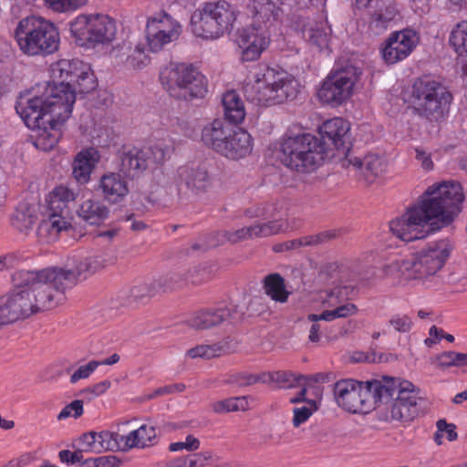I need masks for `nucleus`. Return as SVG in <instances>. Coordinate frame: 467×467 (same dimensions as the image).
<instances>
[{"label":"nucleus","mask_w":467,"mask_h":467,"mask_svg":"<svg viewBox=\"0 0 467 467\" xmlns=\"http://www.w3.org/2000/svg\"><path fill=\"white\" fill-rule=\"evenodd\" d=\"M56 84H48L42 95L22 94L16 110L31 130L56 121H66L71 115L76 93L88 94L97 88L89 65L78 59H60L50 67Z\"/></svg>","instance_id":"obj_1"},{"label":"nucleus","mask_w":467,"mask_h":467,"mask_svg":"<svg viewBox=\"0 0 467 467\" xmlns=\"http://www.w3.org/2000/svg\"><path fill=\"white\" fill-rule=\"evenodd\" d=\"M464 200L462 185L455 182L429 187L419 202L389 223V231L404 242L427 236L450 224L461 212Z\"/></svg>","instance_id":"obj_2"},{"label":"nucleus","mask_w":467,"mask_h":467,"mask_svg":"<svg viewBox=\"0 0 467 467\" xmlns=\"http://www.w3.org/2000/svg\"><path fill=\"white\" fill-rule=\"evenodd\" d=\"M359 390L363 414L377 407H382L386 420L408 421L418 414V393L410 381L383 376L359 381Z\"/></svg>","instance_id":"obj_3"},{"label":"nucleus","mask_w":467,"mask_h":467,"mask_svg":"<svg viewBox=\"0 0 467 467\" xmlns=\"http://www.w3.org/2000/svg\"><path fill=\"white\" fill-rule=\"evenodd\" d=\"M14 287L30 290L31 302L36 313L57 307L65 300L68 288L58 267L39 271L19 270L12 275Z\"/></svg>","instance_id":"obj_4"},{"label":"nucleus","mask_w":467,"mask_h":467,"mask_svg":"<svg viewBox=\"0 0 467 467\" xmlns=\"http://www.w3.org/2000/svg\"><path fill=\"white\" fill-rule=\"evenodd\" d=\"M451 245L447 240H440L411 256L396 260L385 266V272L400 281L423 279L434 275L450 256Z\"/></svg>","instance_id":"obj_5"},{"label":"nucleus","mask_w":467,"mask_h":467,"mask_svg":"<svg viewBox=\"0 0 467 467\" xmlns=\"http://www.w3.org/2000/svg\"><path fill=\"white\" fill-rule=\"evenodd\" d=\"M301 127H290L281 145V161L298 172L306 173L317 170L324 161V145L318 138L301 130Z\"/></svg>","instance_id":"obj_6"},{"label":"nucleus","mask_w":467,"mask_h":467,"mask_svg":"<svg viewBox=\"0 0 467 467\" xmlns=\"http://www.w3.org/2000/svg\"><path fill=\"white\" fill-rule=\"evenodd\" d=\"M296 87V81L285 72L266 67L263 73L256 74L254 83H246L243 89L245 99L250 102L269 106L295 99Z\"/></svg>","instance_id":"obj_7"},{"label":"nucleus","mask_w":467,"mask_h":467,"mask_svg":"<svg viewBox=\"0 0 467 467\" xmlns=\"http://www.w3.org/2000/svg\"><path fill=\"white\" fill-rule=\"evenodd\" d=\"M15 38L21 51L28 56L49 55L59 46V33L54 24L36 16L22 19L15 30Z\"/></svg>","instance_id":"obj_8"},{"label":"nucleus","mask_w":467,"mask_h":467,"mask_svg":"<svg viewBox=\"0 0 467 467\" xmlns=\"http://www.w3.org/2000/svg\"><path fill=\"white\" fill-rule=\"evenodd\" d=\"M452 94L442 83L419 78L412 85L410 103L414 112L430 121H441L450 109Z\"/></svg>","instance_id":"obj_9"},{"label":"nucleus","mask_w":467,"mask_h":467,"mask_svg":"<svg viewBox=\"0 0 467 467\" xmlns=\"http://www.w3.org/2000/svg\"><path fill=\"white\" fill-rule=\"evenodd\" d=\"M236 17L235 7L226 1L205 3L191 16L192 31L198 37L216 39L232 31Z\"/></svg>","instance_id":"obj_10"},{"label":"nucleus","mask_w":467,"mask_h":467,"mask_svg":"<svg viewBox=\"0 0 467 467\" xmlns=\"http://www.w3.org/2000/svg\"><path fill=\"white\" fill-rule=\"evenodd\" d=\"M160 78L169 94L178 99L203 98L208 91L205 76L192 64L172 63Z\"/></svg>","instance_id":"obj_11"},{"label":"nucleus","mask_w":467,"mask_h":467,"mask_svg":"<svg viewBox=\"0 0 467 467\" xmlns=\"http://www.w3.org/2000/svg\"><path fill=\"white\" fill-rule=\"evenodd\" d=\"M76 199V193L64 186L56 187L49 195L45 218L40 222L36 234L40 242H55L62 231L71 226L69 202Z\"/></svg>","instance_id":"obj_12"},{"label":"nucleus","mask_w":467,"mask_h":467,"mask_svg":"<svg viewBox=\"0 0 467 467\" xmlns=\"http://www.w3.org/2000/svg\"><path fill=\"white\" fill-rule=\"evenodd\" d=\"M116 24L108 16H78L69 24V32L80 47H94L111 42L116 35Z\"/></svg>","instance_id":"obj_13"},{"label":"nucleus","mask_w":467,"mask_h":467,"mask_svg":"<svg viewBox=\"0 0 467 467\" xmlns=\"http://www.w3.org/2000/svg\"><path fill=\"white\" fill-rule=\"evenodd\" d=\"M359 75L358 68L350 64L331 71L318 90L320 100L331 106L342 104L352 95Z\"/></svg>","instance_id":"obj_14"},{"label":"nucleus","mask_w":467,"mask_h":467,"mask_svg":"<svg viewBox=\"0 0 467 467\" xmlns=\"http://www.w3.org/2000/svg\"><path fill=\"white\" fill-rule=\"evenodd\" d=\"M182 31V25L166 11L150 16L146 24V39L151 52L161 51L167 44L176 41Z\"/></svg>","instance_id":"obj_15"},{"label":"nucleus","mask_w":467,"mask_h":467,"mask_svg":"<svg viewBox=\"0 0 467 467\" xmlns=\"http://www.w3.org/2000/svg\"><path fill=\"white\" fill-rule=\"evenodd\" d=\"M164 152L160 148H132L119 156V170L124 177L139 178L153 164L161 161Z\"/></svg>","instance_id":"obj_16"},{"label":"nucleus","mask_w":467,"mask_h":467,"mask_svg":"<svg viewBox=\"0 0 467 467\" xmlns=\"http://www.w3.org/2000/svg\"><path fill=\"white\" fill-rule=\"evenodd\" d=\"M36 314L30 290L16 288L0 298V327L28 318Z\"/></svg>","instance_id":"obj_17"},{"label":"nucleus","mask_w":467,"mask_h":467,"mask_svg":"<svg viewBox=\"0 0 467 467\" xmlns=\"http://www.w3.org/2000/svg\"><path fill=\"white\" fill-rule=\"evenodd\" d=\"M244 313L238 306H221L203 308L193 313L187 320L189 327L195 330H205L224 322L235 323L242 320Z\"/></svg>","instance_id":"obj_18"},{"label":"nucleus","mask_w":467,"mask_h":467,"mask_svg":"<svg viewBox=\"0 0 467 467\" xmlns=\"http://www.w3.org/2000/svg\"><path fill=\"white\" fill-rule=\"evenodd\" d=\"M349 125L341 118H334L323 123L319 128L320 144L324 145V155L329 150L349 152Z\"/></svg>","instance_id":"obj_19"},{"label":"nucleus","mask_w":467,"mask_h":467,"mask_svg":"<svg viewBox=\"0 0 467 467\" xmlns=\"http://www.w3.org/2000/svg\"><path fill=\"white\" fill-rule=\"evenodd\" d=\"M418 42L416 33L410 29L397 31L389 36L381 50L382 57L388 64H395L406 58Z\"/></svg>","instance_id":"obj_20"},{"label":"nucleus","mask_w":467,"mask_h":467,"mask_svg":"<svg viewBox=\"0 0 467 467\" xmlns=\"http://www.w3.org/2000/svg\"><path fill=\"white\" fill-rule=\"evenodd\" d=\"M326 302L328 306L334 307L332 310H326L319 315L310 314L307 320L315 321H332L336 318H345L354 316L358 313V307L352 303H344L348 299L347 287H335L327 293Z\"/></svg>","instance_id":"obj_21"},{"label":"nucleus","mask_w":467,"mask_h":467,"mask_svg":"<svg viewBox=\"0 0 467 467\" xmlns=\"http://www.w3.org/2000/svg\"><path fill=\"white\" fill-rule=\"evenodd\" d=\"M236 42L242 49L244 61H254L259 58L262 52L269 44L268 37L265 35L262 25L254 24L241 29L238 32Z\"/></svg>","instance_id":"obj_22"},{"label":"nucleus","mask_w":467,"mask_h":467,"mask_svg":"<svg viewBox=\"0 0 467 467\" xmlns=\"http://www.w3.org/2000/svg\"><path fill=\"white\" fill-rule=\"evenodd\" d=\"M178 194H182V184L194 195H200L209 191L212 186L211 176L203 166H181L176 171Z\"/></svg>","instance_id":"obj_23"},{"label":"nucleus","mask_w":467,"mask_h":467,"mask_svg":"<svg viewBox=\"0 0 467 467\" xmlns=\"http://www.w3.org/2000/svg\"><path fill=\"white\" fill-rule=\"evenodd\" d=\"M125 178L119 171L105 172L99 178L95 190L105 202L112 204L119 203L130 192Z\"/></svg>","instance_id":"obj_24"},{"label":"nucleus","mask_w":467,"mask_h":467,"mask_svg":"<svg viewBox=\"0 0 467 467\" xmlns=\"http://www.w3.org/2000/svg\"><path fill=\"white\" fill-rule=\"evenodd\" d=\"M342 166L348 169L352 168L356 171V177L367 184L372 183L383 171L381 160L372 154L361 159L353 155L351 151L346 152Z\"/></svg>","instance_id":"obj_25"},{"label":"nucleus","mask_w":467,"mask_h":467,"mask_svg":"<svg viewBox=\"0 0 467 467\" xmlns=\"http://www.w3.org/2000/svg\"><path fill=\"white\" fill-rule=\"evenodd\" d=\"M197 272L196 269H172L152 279L158 294H166L183 288L190 281L194 285L204 282V279H194V274Z\"/></svg>","instance_id":"obj_26"},{"label":"nucleus","mask_w":467,"mask_h":467,"mask_svg":"<svg viewBox=\"0 0 467 467\" xmlns=\"http://www.w3.org/2000/svg\"><path fill=\"white\" fill-rule=\"evenodd\" d=\"M368 15L370 16L369 29L375 35H380L398 16L395 0H372Z\"/></svg>","instance_id":"obj_27"},{"label":"nucleus","mask_w":467,"mask_h":467,"mask_svg":"<svg viewBox=\"0 0 467 467\" xmlns=\"http://www.w3.org/2000/svg\"><path fill=\"white\" fill-rule=\"evenodd\" d=\"M334 395L338 406L352 413H361L359 381L343 379L334 386Z\"/></svg>","instance_id":"obj_28"},{"label":"nucleus","mask_w":467,"mask_h":467,"mask_svg":"<svg viewBox=\"0 0 467 467\" xmlns=\"http://www.w3.org/2000/svg\"><path fill=\"white\" fill-rule=\"evenodd\" d=\"M109 263L103 255H96L87 257L76 263L71 268L58 267L62 279L68 287L73 286L77 283L79 276L86 278L88 275L94 274L103 269Z\"/></svg>","instance_id":"obj_29"},{"label":"nucleus","mask_w":467,"mask_h":467,"mask_svg":"<svg viewBox=\"0 0 467 467\" xmlns=\"http://www.w3.org/2000/svg\"><path fill=\"white\" fill-rule=\"evenodd\" d=\"M224 145L223 156L236 161L251 154L253 150V139L243 129L232 130Z\"/></svg>","instance_id":"obj_30"},{"label":"nucleus","mask_w":467,"mask_h":467,"mask_svg":"<svg viewBox=\"0 0 467 467\" xmlns=\"http://www.w3.org/2000/svg\"><path fill=\"white\" fill-rule=\"evenodd\" d=\"M232 130L223 120L214 119L202 130V140L209 148L223 155Z\"/></svg>","instance_id":"obj_31"},{"label":"nucleus","mask_w":467,"mask_h":467,"mask_svg":"<svg viewBox=\"0 0 467 467\" xmlns=\"http://www.w3.org/2000/svg\"><path fill=\"white\" fill-rule=\"evenodd\" d=\"M98 161V152L92 148L78 152L72 163V176L76 182L79 184L88 182Z\"/></svg>","instance_id":"obj_32"},{"label":"nucleus","mask_w":467,"mask_h":467,"mask_svg":"<svg viewBox=\"0 0 467 467\" xmlns=\"http://www.w3.org/2000/svg\"><path fill=\"white\" fill-rule=\"evenodd\" d=\"M158 295L153 279L139 282L118 296L121 306L146 304Z\"/></svg>","instance_id":"obj_33"},{"label":"nucleus","mask_w":467,"mask_h":467,"mask_svg":"<svg viewBox=\"0 0 467 467\" xmlns=\"http://www.w3.org/2000/svg\"><path fill=\"white\" fill-rule=\"evenodd\" d=\"M151 441V440H148ZM145 440H92L85 445V451H91L99 453L103 451H128L132 448H147L152 446Z\"/></svg>","instance_id":"obj_34"},{"label":"nucleus","mask_w":467,"mask_h":467,"mask_svg":"<svg viewBox=\"0 0 467 467\" xmlns=\"http://www.w3.org/2000/svg\"><path fill=\"white\" fill-rule=\"evenodd\" d=\"M236 344L230 337H225L223 340L210 344V345H198L187 350V356L190 358H204L211 359L219 358L223 355L233 353L235 350Z\"/></svg>","instance_id":"obj_35"},{"label":"nucleus","mask_w":467,"mask_h":467,"mask_svg":"<svg viewBox=\"0 0 467 467\" xmlns=\"http://www.w3.org/2000/svg\"><path fill=\"white\" fill-rule=\"evenodd\" d=\"M337 235L336 231H326L314 235H306L298 239L288 240L276 244L273 246L275 253L297 250L301 247L316 246L335 239Z\"/></svg>","instance_id":"obj_36"},{"label":"nucleus","mask_w":467,"mask_h":467,"mask_svg":"<svg viewBox=\"0 0 467 467\" xmlns=\"http://www.w3.org/2000/svg\"><path fill=\"white\" fill-rule=\"evenodd\" d=\"M113 52L117 57H119L127 66L133 68L140 67L148 60L145 47L140 43L125 41L118 46Z\"/></svg>","instance_id":"obj_37"},{"label":"nucleus","mask_w":467,"mask_h":467,"mask_svg":"<svg viewBox=\"0 0 467 467\" xmlns=\"http://www.w3.org/2000/svg\"><path fill=\"white\" fill-rule=\"evenodd\" d=\"M280 0H254V22L257 26L264 24L267 26V23L276 20L281 9Z\"/></svg>","instance_id":"obj_38"},{"label":"nucleus","mask_w":467,"mask_h":467,"mask_svg":"<svg viewBox=\"0 0 467 467\" xmlns=\"http://www.w3.org/2000/svg\"><path fill=\"white\" fill-rule=\"evenodd\" d=\"M78 213L86 223L99 225L109 217V210L100 202L88 199L82 202Z\"/></svg>","instance_id":"obj_39"},{"label":"nucleus","mask_w":467,"mask_h":467,"mask_svg":"<svg viewBox=\"0 0 467 467\" xmlns=\"http://www.w3.org/2000/svg\"><path fill=\"white\" fill-rule=\"evenodd\" d=\"M222 104L225 119L234 124L240 123L245 117V109L239 95L234 91L223 94Z\"/></svg>","instance_id":"obj_40"},{"label":"nucleus","mask_w":467,"mask_h":467,"mask_svg":"<svg viewBox=\"0 0 467 467\" xmlns=\"http://www.w3.org/2000/svg\"><path fill=\"white\" fill-rule=\"evenodd\" d=\"M65 121H56L52 125H43L35 129L37 130L35 146L44 151L52 150L60 138L59 128Z\"/></svg>","instance_id":"obj_41"},{"label":"nucleus","mask_w":467,"mask_h":467,"mask_svg":"<svg viewBox=\"0 0 467 467\" xmlns=\"http://www.w3.org/2000/svg\"><path fill=\"white\" fill-rule=\"evenodd\" d=\"M37 220L36 206L28 202H21L12 216V225L20 232L26 233Z\"/></svg>","instance_id":"obj_42"},{"label":"nucleus","mask_w":467,"mask_h":467,"mask_svg":"<svg viewBox=\"0 0 467 467\" xmlns=\"http://www.w3.org/2000/svg\"><path fill=\"white\" fill-rule=\"evenodd\" d=\"M330 31L325 22H314L305 26L303 36L311 45L321 50L328 47Z\"/></svg>","instance_id":"obj_43"},{"label":"nucleus","mask_w":467,"mask_h":467,"mask_svg":"<svg viewBox=\"0 0 467 467\" xmlns=\"http://www.w3.org/2000/svg\"><path fill=\"white\" fill-rule=\"evenodd\" d=\"M264 290L272 300L278 303H285L290 295L286 290L285 279L277 273L270 274L264 278Z\"/></svg>","instance_id":"obj_44"},{"label":"nucleus","mask_w":467,"mask_h":467,"mask_svg":"<svg viewBox=\"0 0 467 467\" xmlns=\"http://www.w3.org/2000/svg\"><path fill=\"white\" fill-rule=\"evenodd\" d=\"M213 412L224 414L234 411H245L249 409V402L246 397H233L222 400H217L211 404Z\"/></svg>","instance_id":"obj_45"},{"label":"nucleus","mask_w":467,"mask_h":467,"mask_svg":"<svg viewBox=\"0 0 467 467\" xmlns=\"http://www.w3.org/2000/svg\"><path fill=\"white\" fill-rule=\"evenodd\" d=\"M450 43L460 56L467 55V21L459 23L451 31Z\"/></svg>","instance_id":"obj_46"},{"label":"nucleus","mask_w":467,"mask_h":467,"mask_svg":"<svg viewBox=\"0 0 467 467\" xmlns=\"http://www.w3.org/2000/svg\"><path fill=\"white\" fill-rule=\"evenodd\" d=\"M303 379V375H296L290 371H276L266 374V380L276 382L285 389L301 386Z\"/></svg>","instance_id":"obj_47"},{"label":"nucleus","mask_w":467,"mask_h":467,"mask_svg":"<svg viewBox=\"0 0 467 467\" xmlns=\"http://www.w3.org/2000/svg\"><path fill=\"white\" fill-rule=\"evenodd\" d=\"M438 366L441 368L464 367L466 366V353L446 351L437 358Z\"/></svg>","instance_id":"obj_48"},{"label":"nucleus","mask_w":467,"mask_h":467,"mask_svg":"<svg viewBox=\"0 0 467 467\" xmlns=\"http://www.w3.org/2000/svg\"><path fill=\"white\" fill-rule=\"evenodd\" d=\"M223 236L232 244L241 241L257 238V231L255 224L245 226L233 232H225Z\"/></svg>","instance_id":"obj_49"},{"label":"nucleus","mask_w":467,"mask_h":467,"mask_svg":"<svg viewBox=\"0 0 467 467\" xmlns=\"http://www.w3.org/2000/svg\"><path fill=\"white\" fill-rule=\"evenodd\" d=\"M266 381V374L263 373L261 375H254L250 373H236L231 375L228 382L231 384H235L239 387H245L254 385L257 382H265Z\"/></svg>","instance_id":"obj_50"},{"label":"nucleus","mask_w":467,"mask_h":467,"mask_svg":"<svg viewBox=\"0 0 467 467\" xmlns=\"http://www.w3.org/2000/svg\"><path fill=\"white\" fill-rule=\"evenodd\" d=\"M275 207L271 203H258L244 210V215L250 219H267L275 215Z\"/></svg>","instance_id":"obj_51"},{"label":"nucleus","mask_w":467,"mask_h":467,"mask_svg":"<svg viewBox=\"0 0 467 467\" xmlns=\"http://www.w3.org/2000/svg\"><path fill=\"white\" fill-rule=\"evenodd\" d=\"M136 419L127 420L118 422L114 428V431H102L100 438H126L129 436V432L132 430L133 422Z\"/></svg>","instance_id":"obj_52"},{"label":"nucleus","mask_w":467,"mask_h":467,"mask_svg":"<svg viewBox=\"0 0 467 467\" xmlns=\"http://www.w3.org/2000/svg\"><path fill=\"white\" fill-rule=\"evenodd\" d=\"M257 238L276 234L283 230L284 223L280 220H273L264 223H256Z\"/></svg>","instance_id":"obj_53"},{"label":"nucleus","mask_w":467,"mask_h":467,"mask_svg":"<svg viewBox=\"0 0 467 467\" xmlns=\"http://www.w3.org/2000/svg\"><path fill=\"white\" fill-rule=\"evenodd\" d=\"M83 401L81 400H75L62 409L60 413L57 415V420H61L68 417L78 419L83 414Z\"/></svg>","instance_id":"obj_54"},{"label":"nucleus","mask_w":467,"mask_h":467,"mask_svg":"<svg viewBox=\"0 0 467 467\" xmlns=\"http://www.w3.org/2000/svg\"><path fill=\"white\" fill-rule=\"evenodd\" d=\"M119 463L120 460L114 455L86 458L84 462V465H87V467H116Z\"/></svg>","instance_id":"obj_55"},{"label":"nucleus","mask_w":467,"mask_h":467,"mask_svg":"<svg viewBox=\"0 0 467 467\" xmlns=\"http://www.w3.org/2000/svg\"><path fill=\"white\" fill-rule=\"evenodd\" d=\"M100 366L98 360H91L80 366L70 377V383L75 384L80 379H86Z\"/></svg>","instance_id":"obj_56"},{"label":"nucleus","mask_w":467,"mask_h":467,"mask_svg":"<svg viewBox=\"0 0 467 467\" xmlns=\"http://www.w3.org/2000/svg\"><path fill=\"white\" fill-rule=\"evenodd\" d=\"M60 461L67 464L79 463L80 467H87L84 465L85 458L83 455V450L69 451L62 450L58 453Z\"/></svg>","instance_id":"obj_57"},{"label":"nucleus","mask_w":467,"mask_h":467,"mask_svg":"<svg viewBox=\"0 0 467 467\" xmlns=\"http://www.w3.org/2000/svg\"><path fill=\"white\" fill-rule=\"evenodd\" d=\"M389 325L400 333H407L412 327V321L407 315H395L389 319Z\"/></svg>","instance_id":"obj_58"},{"label":"nucleus","mask_w":467,"mask_h":467,"mask_svg":"<svg viewBox=\"0 0 467 467\" xmlns=\"http://www.w3.org/2000/svg\"><path fill=\"white\" fill-rule=\"evenodd\" d=\"M308 403L311 407L303 406L294 409L293 423L295 426H299L301 423L305 422L311 416L313 410L317 409L314 400H309Z\"/></svg>","instance_id":"obj_59"},{"label":"nucleus","mask_w":467,"mask_h":467,"mask_svg":"<svg viewBox=\"0 0 467 467\" xmlns=\"http://www.w3.org/2000/svg\"><path fill=\"white\" fill-rule=\"evenodd\" d=\"M186 389L183 383H175L156 389L152 393L146 396V400H152L158 396L170 395L173 393L182 392Z\"/></svg>","instance_id":"obj_60"},{"label":"nucleus","mask_w":467,"mask_h":467,"mask_svg":"<svg viewBox=\"0 0 467 467\" xmlns=\"http://www.w3.org/2000/svg\"><path fill=\"white\" fill-rule=\"evenodd\" d=\"M437 431L433 438H441L444 434L447 438H457L456 425L454 423H448L446 420L441 419L436 422Z\"/></svg>","instance_id":"obj_61"},{"label":"nucleus","mask_w":467,"mask_h":467,"mask_svg":"<svg viewBox=\"0 0 467 467\" xmlns=\"http://www.w3.org/2000/svg\"><path fill=\"white\" fill-rule=\"evenodd\" d=\"M156 438L157 433L154 426H149L147 424H142L140 426H137L135 422H133L132 430L129 432V436L127 438Z\"/></svg>","instance_id":"obj_62"},{"label":"nucleus","mask_w":467,"mask_h":467,"mask_svg":"<svg viewBox=\"0 0 467 467\" xmlns=\"http://www.w3.org/2000/svg\"><path fill=\"white\" fill-rule=\"evenodd\" d=\"M213 460L211 451L194 453L188 457V467H203Z\"/></svg>","instance_id":"obj_63"},{"label":"nucleus","mask_w":467,"mask_h":467,"mask_svg":"<svg viewBox=\"0 0 467 467\" xmlns=\"http://www.w3.org/2000/svg\"><path fill=\"white\" fill-rule=\"evenodd\" d=\"M110 385H111V383L109 380H104V381L99 382L97 384H94L90 387H88V388L80 390L79 394L80 395L90 394L94 397L99 396V395H101L104 392H106L107 389H109Z\"/></svg>","instance_id":"obj_64"}]
</instances>
